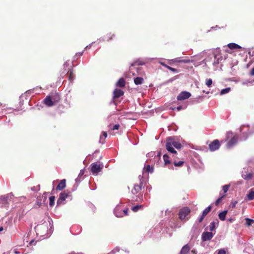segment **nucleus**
I'll return each instance as SVG.
<instances>
[{
    "instance_id": "1",
    "label": "nucleus",
    "mask_w": 254,
    "mask_h": 254,
    "mask_svg": "<svg viewBox=\"0 0 254 254\" xmlns=\"http://www.w3.org/2000/svg\"><path fill=\"white\" fill-rule=\"evenodd\" d=\"M226 137L228 138L232 137L231 139L227 143L228 148H231L236 144L238 140V136L237 135L233 136V132L231 131L227 133Z\"/></svg>"
},
{
    "instance_id": "2",
    "label": "nucleus",
    "mask_w": 254,
    "mask_h": 254,
    "mask_svg": "<svg viewBox=\"0 0 254 254\" xmlns=\"http://www.w3.org/2000/svg\"><path fill=\"white\" fill-rule=\"evenodd\" d=\"M90 167L92 173L97 175L103 168V165L96 162L91 164Z\"/></svg>"
},
{
    "instance_id": "3",
    "label": "nucleus",
    "mask_w": 254,
    "mask_h": 254,
    "mask_svg": "<svg viewBox=\"0 0 254 254\" xmlns=\"http://www.w3.org/2000/svg\"><path fill=\"white\" fill-rule=\"evenodd\" d=\"M71 197V193L70 191L66 190L64 191V192H61L60 194L59 198L58 199L57 203L58 204H60L63 201L65 200L66 198L68 197Z\"/></svg>"
},
{
    "instance_id": "4",
    "label": "nucleus",
    "mask_w": 254,
    "mask_h": 254,
    "mask_svg": "<svg viewBox=\"0 0 254 254\" xmlns=\"http://www.w3.org/2000/svg\"><path fill=\"white\" fill-rule=\"evenodd\" d=\"M138 178L139 179V184H135L134 185L133 188L131 190V193L133 194H135L138 193L141 190V188L142 187V182L141 180L143 179V177L139 175Z\"/></svg>"
},
{
    "instance_id": "5",
    "label": "nucleus",
    "mask_w": 254,
    "mask_h": 254,
    "mask_svg": "<svg viewBox=\"0 0 254 254\" xmlns=\"http://www.w3.org/2000/svg\"><path fill=\"white\" fill-rule=\"evenodd\" d=\"M190 210L189 208L186 207L180 210L179 213V218L181 220H184L187 216L190 213Z\"/></svg>"
},
{
    "instance_id": "6",
    "label": "nucleus",
    "mask_w": 254,
    "mask_h": 254,
    "mask_svg": "<svg viewBox=\"0 0 254 254\" xmlns=\"http://www.w3.org/2000/svg\"><path fill=\"white\" fill-rule=\"evenodd\" d=\"M220 146V142L218 139H215L209 144V149L211 151L218 150Z\"/></svg>"
},
{
    "instance_id": "7",
    "label": "nucleus",
    "mask_w": 254,
    "mask_h": 254,
    "mask_svg": "<svg viewBox=\"0 0 254 254\" xmlns=\"http://www.w3.org/2000/svg\"><path fill=\"white\" fill-rule=\"evenodd\" d=\"M167 141L169 142L170 144L177 149H180L182 147V145L180 142L176 141L172 137H168Z\"/></svg>"
},
{
    "instance_id": "8",
    "label": "nucleus",
    "mask_w": 254,
    "mask_h": 254,
    "mask_svg": "<svg viewBox=\"0 0 254 254\" xmlns=\"http://www.w3.org/2000/svg\"><path fill=\"white\" fill-rule=\"evenodd\" d=\"M190 96L191 94L190 92L187 91H183L180 94H179V95L177 96V98L178 100L182 101L188 99Z\"/></svg>"
},
{
    "instance_id": "9",
    "label": "nucleus",
    "mask_w": 254,
    "mask_h": 254,
    "mask_svg": "<svg viewBox=\"0 0 254 254\" xmlns=\"http://www.w3.org/2000/svg\"><path fill=\"white\" fill-rule=\"evenodd\" d=\"M123 205L122 204L117 205L114 209V213L117 217H123Z\"/></svg>"
},
{
    "instance_id": "10",
    "label": "nucleus",
    "mask_w": 254,
    "mask_h": 254,
    "mask_svg": "<svg viewBox=\"0 0 254 254\" xmlns=\"http://www.w3.org/2000/svg\"><path fill=\"white\" fill-rule=\"evenodd\" d=\"M44 104L48 107H52L55 105L53 101L52 98L50 95L47 96L43 101Z\"/></svg>"
},
{
    "instance_id": "11",
    "label": "nucleus",
    "mask_w": 254,
    "mask_h": 254,
    "mask_svg": "<svg viewBox=\"0 0 254 254\" xmlns=\"http://www.w3.org/2000/svg\"><path fill=\"white\" fill-rule=\"evenodd\" d=\"M213 236L212 232H203L202 234V240L206 241L211 240Z\"/></svg>"
},
{
    "instance_id": "12",
    "label": "nucleus",
    "mask_w": 254,
    "mask_h": 254,
    "mask_svg": "<svg viewBox=\"0 0 254 254\" xmlns=\"http://www.w3.org/2000/svg\"><path fill=\"white\" fill-rule=\"evenodd\" d=\"M211 209V206H209L207 207H206L202 212V214L201 216V217L199 218L198 221L199 222H201L204 218L207 215V214L210 211Z\"/></svg>"
},
{
    "instance_id": "13",
    "label": "nucleus",
    "mask_w": 254,
    "mask_h": 254,
    "mask_svg": "<svg viewBox=\"0 0 254 254\" xmlns=\"http://www.w3.org/2000/svg\"><path fill=\"white\" fill-rule=\"evenodd\" d=\"M52 98L53 101L55 105L58 103L61 100V97L59 94L55 93L50 95Z\"/></svg>"
},
{
    "instance_id": "14",
    "label": "nucleus",
    "mask_w": 254,
    "mask_h": 254,
    "mask_svg": "<svg viewBox=\"0 0 254 254\" xmlns=\"http://www.w3.org/2000/svg\"><path fill=\"white\" fill-rule=\"evenodd\" d=\"M124 92L121 89H116L114 91L113 99H117L124 95Z\"/></svg>"
},
{
    "instance_id": "15",
    "label": "nucleus",
    "mask_w": 254,
    "mask_h": 254,
    "mask_svg": "<svg viewBox=\"0 0 254 254\" xmlns=\"http://www.w3.org/2000/svg\"><path fill=\"white\" fill-rule=\"evenodd\" d=\"M214 57L217 63H219V62L222 60V57L221 55L219 50H216L214 52Z\"/></svg>"
},
{
    "instance_id": "16",
    "label": "nucleus",
    "mask_w": 254,
    "mask_h": 254,
    "mask_svg": "<svg viewBox=\"0 0 254 254\" xmlns=\"http://www.w3.org/2000/svg\"><path fill=\"white\" fill-rule=\"evenodd\" d=\"M66 187V180L65 179H63L61 181L60 183L58 185L56 189L57 190H63Z\"/></svg>"
},
{
    "instance_id": "17",
    "label": "nucleus",
    "mask_w": 254,
    "mask_h": 254,
    "mask_svg": "<svg viewBox=\"0 0 254 254\" xmlns=\"http://www.w3.org/2000/svg\"><path fill=\"white\" fill-rule=\"evenodd\" d=\"M70 68L68 69V71L67 72L68 73V79L70 82H72L74 79L73 76V70L72 66H70Z\"/></svg>"
},
{
    "instance_id": "18",
    "label": "nucleus",
    "mask_w": 254,
    "mask_h": 254,
    "mask_svg": "<svg viewBox=\"0 0 254 254\" xmlns=\"http://www.w3.org/2000/svg\"><path fill=\"white\" fill-rule=\"evenodd\" d=\"M190 251V247L188 244H186L182 248L180 254H188Z\"/></svg>"
},
{
    "instance_id": "19",
    "label": "nucleus",
    "mask_w": 254,
    "mask_h": 254,
    "mask_svg": "<svg viewBox=\"0 0 254 254\" xmlns=\"http://www.w3.org/2000/svg\"><path fill=\"white\" fill-rule=\"evenodd\" d=\"M115 37V35L112 33L107 34L104 36L103 39L105 41L109 42L110 40H113Z\"/></svg>"
},
{
    "instance_id": "20",
    "label": "nucleus",
    "mask_w": 254,
    "mask_h": 254,
    "mask_svg": "<svg viewBox=\"0 0 254 254\" xmlns=\"http://www.w3.org/2000/svg\"><path fill=\"white\" fill-rule=\"evenodd\" d=\"M166 147L167 150L172 153H177V151L174 149V147L171 145L169 142L167 141Z\"/></svg>"
},
{
    "instance_id": "21",
    "label": "nucleus",
    "mask_w": 254,
    "mask_h": 254,
    "mask_svg": "<svg viewBox=\"0 0 254 254\" xmlns=\"http://www.w3.org/2000/svg\"><path fill=\"white\" fill-rule=\"evenodd\" d=\"M247 196L249 200H252L254 199V188H252L249 190Z\"/></svg>"
},
{
    "instance_id": "22",
    "label": "nucleus",
    "mask_w": 254,
    "mask_h": 254,
    "mask_svg": "<svg viewBox=\"0 0 254 254\" xmlns=\"http://www.w3.org/2000/svg\"><path fill=\"white\" fill-rule=\"evenodd\" d=\"M126 85V81L124 78H121L116 83V86L120 87H124Z\"/></svg>"
},
{
    "instance_id": "23",
    "label": "nucleus",
    "mask_w": 254,
    "mask_h": 254,
    "mask_svg": "<svg viewBox=\"0 0 254 254\" xmlns=\"http://www.w3.org/2000/svg\"><path fill=\"white\" fill-rule=\"evenodd\" d=\"M227 46L229 49H230L231 50L242 48V47L240 46H239V45H238L236 43H231L228 44L227 45Z\"/></svg>"
},
{
    "instance_id": "24",
    "label": "nucleus",
    "mask_w": 254,
    "mask_h": 254,
    "mask_svg": "<svg viewBox=\"0 0 254 254\" xmlns=\"http://www.w3.org/2000/svg\"><path fill=\"white\" fill-rule=\"evenodd\" d=\"M227 210H224L219 213L218 214L219 218L222 221H224L225 220L226 215L227 214Z\"/></svg>"
},
{
    "instance_id": "25",
    "label": "nucleus",
    "mask_w": 254,
    "mask_h": 254,
    "mask_svg": "<svg viewBox=\"0 0 254 254\" xmlns=\"http://www.w3.org/2000/svg\"><path fill=\"white\" fill-rule=\"evenodd\" d=\"M143 78L140 77H137L134 79V82L136 85L141 84L143 82Z\"/></svg>"
},
{
    "instance_id": "26",
    "label": "nucleus",
    "mask_w": 254,
    "mask_h": 254,
    "mask_svg": "<svg viewBox=\"0 0 254 254\" xmlns=\"http://www.w3.org/2000/svg\"><path fill=\"white\" fill-rule=\"evenodd\" d=\"M144 171L145 173H152L153 172V167H151L149 165H147L144 167Z\"/></svg>"
},
{
    "instance_id": "27",
    "label": "nucleus",
    "mask_w": 254,
    "mask_h": 254,
    "mask_svg": "<svg viewBox=\"0 0 254 254\" xmlns=\"http://www.w3.org/2000/svg\"><path fill=\"white\" fill-rule=\"evenodd\" d=\"M163 158L164 159L165 165H167L171 163V161L169 160V156L167 154H164Z\"/></svg>"
},
{
    "instance_id": "28",
    "label": "nucleus",
    "mask_w": 254,
    "mask_h": 254,
    "mask_svg": "<svg viewBox=\"0 0 254 254\" xmlns=\"http://www.w3.org/2000/svg\"><path fill=\"white\" fill-rule=\"evenodd\" d=\"M161 64L166 67V68H167L168 69H169L170 70H171V71H173L174 72H178V71L177 69L175 68H173V67H172L168 65H167L166 64H164V63H162Z\"/></svg>"
},
{
    "instance_id": "29",
    "label": "nucleus",
    "mask_w": 254,
    "mask_h": 254,
    "mask_svg": "<svg viewBox=\"0 0 254 254\" xmlns=\"http://www.w3.org/2000/svg\"><path fill=\"white\" fill-rule=\"evenodd\" d=\"M142 207H143V205H137L136 206L132 207L131 208V210L133 212H137V211H138L139 209L142 208Z\"/></svg>"
},
{
    "instance_id": "30",
    "label": "nucleus",
    "mask_w": 254,
    "mask_h": 254,
    "mask_svg": "<svg viewBox=\"0 0 254 254\" xmlns=\"http://www.w3.org/2000/svg\"><path fill=\"white\" fill-rule=\"evenodd\" d=\"M55 197L54 196H51L49 198V200H50V202H49V205L50 206H53L54 204H55Z\"/></svg>"
},
{
    "instance_id": "31",
    "label": "nucleus",
    "mask_w": 254,
    "mask_h": 254,
    "mask_svg": "<svg viewBox=\"0 0 254 254\" xmlns=\"http://www.w3.org/2000/svg\"><path fill=\"white\" fill-rule=\"evenodd\" d=\"M253 177V175L252 173H248L247 175H245L244 179L246 180H250L252 179Z\"/></svg>"
},
{
    "instance_id": "32",
    "label": "nucleus",
    "mask_w": 254,
    "mask_h": 254,
    "mask_svg": "<svg viewBox=\"0 0 254 254\" xmlns=\"http://www.w3.org/2000/svg\"><path fill=\"white\" fill-rule=\"evenodd\" d=\"M145 64V63L143 61L138 60L134 62L133 64H131L132 66H134L135 65H143Z\"/></svg>"
},
{
    "instance_id": "33",
    "label": "nucleus",
    "mask_w": 254,
    "mask_h": 254,
    "mask_svg": "<svg viewBox=\"0 0 254 254\" xmlns=\"http://www.w3.org/2000/svg\"><path fill=\"white\" fill-rule=\"evenodd\" d=\"M40 198H41L40 196L37 197L36 203V204L38 206V207L42 206V204L43 203V202L42 201V200H41Z\"/></svg>"
},
{
    "instance_id": "34",
    "label": "nucleus",
    "mask_w": 254,
    "mask_h": 254,
    "mask_svg": "<svg viewBox=\"0 0 254 254\" xmlns=\"http://www.w3.org/2000/svg\"><path fill=\"white\" fill-rule=\"evenodd\" d=\"M184 162L182 161H180L179 162L174 161V164L176 167H181L184 164Z\"/></svg>"
},
{
    "instance_id": "35",
    "label": "nucleus",
    "mask_w": 254,
    "mask_h": 254,
    "mask_svg": "<svg viewBox=\"0 0 254 254\" xmlns=\"http://www.w3.org/2000/svg\"><path fill=\"white\" fill-rule=\"evenodd\" d=\"M246 224L248 226H250L252 223H254V220L250 218H246Z\"/></svg>"
},
{
    "instance_id": "36",
    "label": "nucleus",
    "mask_w": 254,
    "mask_h": 254,
    "mask_svg": "<svg viewBox=\"0 0 254 254\" xmlns=\"http://www.w3.org/2000/svg\"><path fill=\"white\" fill-rule=\"evenodd\" d=\"M47 192H45L43 193L42 196H41L40 199L42 200V201L44 203L45 201L47 200V196H46Z\"/></svg>"
},
{
    "instance_id": "37",
    "label": "nucleus",
    "mask_w": 254,
    "mask_h": 254,
    "mask_svg": "<svg viewBox=\"0 0 254 254\" xmlns=\"http://www.w3.org/2000/svg\"><path fill=\"white\" fill-rule=\"evenodd\" d=\"M212 83V80L210 78H209V79H206V81H205V84L208 86V87H210L211 84Z\"/></svg>"
},
{
    "instance_id": "38",
    "label": "nucleus",
    "mask_w": 254,
    "mask_h": 254,
    "mask_svg": "<svg viewBox=\"0 0 254 254\" xmlns=\"http://www.w3.org/2000/svg\"><path fill=\"white\" fill-rule=\"evenodd\" d=\"M230 91V87L223 89L221 91V94L222 95V94H226V93H228Z\"/></svg>"
},
{
    "instance_id": "39",
    "label": "nucleus",
    "mask_w": 254,
    "mask_h": 254,
    "mask_svg": "<svg viewBox=\"0 0 254 254\" xmlns=\"http://www.w3.org/2000/svg\"><path fill=\"white\" fill-rule=\"evenodd\" d=\"M230 188L229 185H226L223 186L222 190L224 193H226Z\"/></svg>"
},
{
    "instance_id": "40",
    "label": "nucleus",
    "mask_w": 254,
    "mask_h": 254,
    "mask_svg": "<svg viewBox=\"0 0 254 254\" xmlns=\"http://www.w3.org/2000/svg\"><path fill=\"white\" fill-rule=\"evenodd\" d=\"M226 196L225 194H224L223 195H222L221 197H220L219 198H218L216 201H215V204L216 205H218L219 203L221 202V201L222 200V199Z\"/></svg>"
},
{
    "instance_id": "41",
    "label": "nucleus",
    "mask_w": 254,
    "mask_h": 254,
    "mask_svg": "<svg viewBox=\"0 0 254 254\" xmlns=\"http://www.w3.org/2000/svg\"><path fill=\"white\" fill-rule=\"evenodd\" d=\"M128 208H124L123 207V210H122L123 211V212H122L123 217L128 215Z\"/></svg>"
},
{
    "instance_id": "42",
    "label": "nucleus",
    "mask_w": 254,
    "mask_h": 254,
    "mask_svg": "<svg viewBox=\"0 0 254 254\" xmlns=\"http://www.w3.org/2000/svg\"><path fill=\"white\" fill-rule=\"evenodd\" d=\"M103 136H104V138L103 140H102V138L101 136L100 137V142H102V143H103L105 141L104 139L106 138L107 136V132L106 131H103L102 133Z\"/></svg>"
},
{
    "instance_id": "43",
    "label": "nucleus",
    "mask_w": 254,
    "mask_h": 254,
    "mask_svg": "<svg viewBox=\"0 0 254 254\" xmlns=\"http://www.w3.org/2000/svg\"><path fill=\"white\" fill-rule=\"evenodd\" d=\"M210 231H212L213 230L214 228V227H215V222H212L210 223Z\"/></svg>"
},
{
    "instance_id": "44",
    "label": "nucleus",
    "mask_w": 254,
    "mask_h": 254,
    "mask_svg": "<svg viewBox=\"0 0 254 254\" xmlns=\"http://www.w3.org/2000/svg\"><path fill=\"white\" fill-rule=\"evenodd\" d=\"M178 62H179V63H190V60H189V59H187V60H180V61H177Z\"/></svg>"
},
{
    "instance_id": "45",
    "label": "nucleus",
    "mask_w": 254,
    "mask_h": 254,
    "mask_svg": "<svg viewBox=\"0 0 254 254\" xmlns=\"http://www.w3.org/2000/svg\"><path fill=\"white\" fill-rule=\"evenodd\" d=\"M237 201H232L231 203L230 206L232 207V208H234L236 207V205L237 204Z\"/></svg>"
},
{
    "instance_id": "46",
    "label": "nucleus",
    "mask_w": 254,
    "mask_h": 254,
    "mask_svg": "<svg viewBox=\"0 0 254 254\" xmlns=\"http://www.w3.org/2000/svg\"><path fill=\"white\" fill-rule=\"evenodd\" d=\"M120 126L119 124H116L115 125H114L112 128V130H118L119 129V127H120Z\"/></svg>"
},
{
    "instance_id": "47",
    "label": "nucleus",
    "mask_w": 254,
    "mask_h": 254,
    "mask_svg": "<svg viewBox=\"0 0 254 254\" xmlns=\"http://www.w3.org/2000/svg\"><path fill=\"white\" fill-rule=\"evenodd\" d=\"M19 253H20L19 252H17L16 250H14L13 251L9 252L6 254H19Z\"/></svg>"
},
{
    "instance_id": "48",
    "label": "nucleus",
    "mask_w": 254,
    "mask_h": 254,
    "mask_svg": "<svg viewBox=\"0 0 254 254\" xmlns=\"http://www.w3.org/2000/svg\"><path fill=\"white\" fill-rule=\"evenodd\" d=\"M218 254H226V251L224 249L219 250L218 251Z\"/></svg>"
},
{
    "instance_id": "49",
    "label": "nucleus",
    "mask_w": 254,
    "mask_h": 254,
    "mask_svg": "<svg viewBox=\"0 0 254 254\" xmlns=\"http://www.w3.org/2000/svg\"><path fill=\"white\" fill-rule=\"evenodd\" d=\"M84 173V171L83 170H80V173L78 175V177H82Z\"/></svg>"
},
{
    "instance_id": "50",
    "label": "nucleus",
    "mask_w": 254,
    "mask_h": 254,
    "mask_svg": "<svg viewBox=\"0 0 254 254\" xmlns=\"http://www.w3.org/2000/svg\"><path fill=\"white\" fill-rule=\"evenodd\" d=\"M250 74L252 75V76H254V67L253 68L251 71H250Z\"/></svg>"
},
{
    "instance_id": "51",
    "label": "nucleus",
    "mask_w": 254,
    "mask_h": 254,
    "mask_svg": "<svg viewBox=\"0 0 254 254\" xmlns=\"http://www.w3.org/2000/svg\"><path fill=\"white\" fill-rule=\"evenodd\" d=\"M69 65V63L67 62H65L64 64V67H65L66 66H68Z\"/></svg>"
},
{
    "instance_id": "52",
    "label": "nucleus",
    "mask_w": 254,
    "mask_h": 254,
    "mask_svg": "<svg viewBox=\"0 0 254 254\" xmlns=\"http://www.w3.org/2000/svg\"><path fill=\"white\" fill-rule=\"evenodd\" d=\"M83 52L81 53H78L76 54V56H81L82 55Z\"/></svg>"
},
{
    "instance_id": "53",
    "label": "nucleus",
    "mask_w": 254,
    "mask_h": 254,
    "mask_svg": "<svg viewBox=\"0 0 254 254\" xmlns=\"http://www.w3.org/2000/svg\"><path fill=\"white\" fill-rule=\"evenodd\" d=\"M228 221L229 222H233V219H232V218L229 219L228 220Z\"/></svg>"
},
{
    "instance_id": "54",
    "label": "nucleus",
    "mask_w": 254,
    "mask_h": 254,
    "mask_svg": "<svg viewBox=\"0 0 254 254\" xmlns=\"http://www.w3.org/2000/svg\"><path fill=\"white\" fill-rule=\"evenodd\" d=\"M181 108H182L181 106H179V107H177L178 110H180L181 109Z\"/></svg>"
},
{
    "instance_id": "55",
    "label": "nucleus",
    "mask_w": 254,
    "mask_h": 254,
    "mask_svg": "<svg viewBox=\"0 0 254 254\" xmlns=\"http://www.w3.org/2000/svg\"><path fill=\"white\" fill-rule=\"evenodd\" d=\"M3 228L2 227H0V232L3 231Z\"/></svg>"
},
{
    "instance_id": "56",
    "label": "nucleus",
    "mask_w": 254,
    "mask_h": 254,
    "mask_svg": "<svg viewBox=\"0 0 254 254\" xmlns=\"http://www.w3.org/2000/svg\"><path fill=\"white\" fill-rule=\"evenodd\" d=\"M170 169H173V167H169Z\"/></svg>"
},
{
    "instance_id": "57",
    "label": "nucleus",
    "mask_w": 254,
    "mask_h": 254,
    "mask_svg": "<svg viewBox=\"0 0 254 254\" xmlns=\"http://www.w3.org/2000/svg\"><path fill=\"white\" fill-rule=\"evenodd\" d=\"M191 252H192V253H194V251L192 250V251H191Z\"/></svg>"
},
{
    "instance_id": "58",
    "label": "nucleus",
    "mask_w": 254,
    "mask_h": 254,
    "mask_svg": "<svg viewBox=\"0 0 254 254\" xmlns=\"http://www.w3.org/2000/svg\"><path fill=\"white\" fill-rule=\"evenodd\" d=\"M191 252H192V253H194V251L192 250V251H191Z\"/></svg>"
},
{
    "instance_id": "59",
    "label": "nucleus",
    "mask_w": 254,
    "mask_h": 254,
    "mask_svg": "<svg viewBox=\"0 0 254 254\" xmlns=\"http://www.w3.org/2000/svg\"><path fill=\"white\" fill-rule=\"evenodd\" d=\"M247 138H248V136H247L245 137V139H246Z\"/></svg>"
}]
</instances>
